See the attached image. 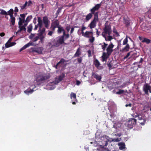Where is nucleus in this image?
<instances>
[{
	"label": "nucleus",
	"mask_w": 151,
	"mask_h": 151,
	"mask_svg": "<svg viewBox=\"0 0 151 151\" xmlns=\"http://www.w3.org/2000/svg\"><path fill=\"white\" fill-rule=\"evenodd\" d=\"M50 77V75L49 73L38 75L36 79L37 84L39 85H43L45 83L46 81Z\"/></svg>",
	"instance_id": "1"
},
{
	"label": "nucleus",
	"mask_w": 151,
	"mask_h": 151,
	"mask_svg": "<svg viewBox=\"0 0 151 151\" xmlns=\"http://www.w3.org/2000/svg\"><path fill=\"white\" fill-rule=\"evenodd\" d=\"M49 44L50 45H51L53 47H58L60 45L64 44L66 45V43L65 42V39L62 36H60L57 39H55L52 40L51 41L49 42Z\"/></svg>",
	"instance_id": "2"
},
{
	"label": "nucleus",
	"mask_w": 151,
	"mask_h": 151,
	"mask_svg": "<svg viewBox=\"0 0 151 151\" xmlns=\"http://www.w3.org/2000/svg\"><path fill=\"white\" fill-rule=\"evenodd\" d=\"M101 6V3L96 4L95 6L91 9L90 10L92 14H93L94 17H95V15L96 17H98V13L97 12H95L96 11H98L100 8Z\"/></svg>",
	"instance_id": "3"
},
{
	"label": "nucleus",
	"mask_w": 151,
	"mask_h": 151,
	"mask_svg": "<svg viewBox=\"0 0 151 151\" xmlns=\"http://www.w3.org/2000/svg\"><path fill=\"white\" fill-rule=\"evenodd\" d=\"M137 123V120L132 118L129 119L127 122V126L130 128H132L133 127L136 125Z\"/></svg>",
	"instance_id": "4"
},
{
	"label": "nucleus",
	"mask_w": 151,
	"mask_h": 151,
	"mask_svg": "<svg viewBox=\"0 0 151 151\" xmlns=\"http://www.w3.org/2000/svg\"><path fill=\"white\" fill-rule=\"evenodd\" d=\"M99 21V18L95 16L93 17V19L91 21L90 24H89L88 27L91 29L94 28L96 26V23Z\"/></svg>",
	"instance_id": "5"
},
{
	"label": "nucleus",
	"mask_w": 151,
	"mask_h": 151,
	"mask_svg": "<svg viewBox=\"0 0 151 151\" xmlns=\"http://www.w3.org/2000/svg\"><path fill=\"white\" fill-rule=\"evenodd\" d=\"M103 30L104 32L102 33L103 34H105L106 35H110L112 32L111 26L110 25H105L103 29Z\"/></svg>",
	"instance_id": "6"
},
{
	"label": "nucleus",
	"mask_w": 151,
	"mask_h": 151,
	"mask_svg": "<svg viewBox=\"0 0 151 151\" xmlns=\"http://www.w3.org/2000/svg\"><path fill=\"white\" fill-rule=\"evenodd\" d=\"M65 74L64 73H63L61 75L58 76V78H55V81L53 83L55 84H58L65 78Z\"/></svg>",
	"instance_id": "7"
},
{
	"label": "nucleus",
	"mask_w": 151,
	"mask_h": 151,
	"mask_svg": "<svg viewBox=\"0 0 151 151\" xmlns=\"http://www.w3.org/2000/svg\"><path fill=\"white\" fill-rule=\"evenodd\" d=\"M114 47V45L112 44V42H110V44L109 45L106 49L107 51L106 53H107V54L109 55H111V54L113 52V50L112 49Z\"/></svg>",
	"instance_id": "8"
},
{
	"label": "nucleus",
	"mask_w": 151,
	"mask_h": 151,
	"mask_svg": "<svg viewBox=\"0 0 151 151\" xmlns=\"http://www.w3.org/2000/svg\"><path fill=\"white\" fill-rule=\"evenodd\" d=\"M43 22L45 27L47 29H48L50 22L47 16L43 17Z\"/></svg>",
	"instance_id": "9"
},
{
	"label": "nucleus",
	"mask_w": 151,
	"mask_h": 151,
	"mask_svg": "<svg viewBox=\"0 0 151 151\" xmlns=\"http://www.w3.org/2000/svg\"><path fill=\"white\" fill-rule=\"evenodd\" d=\"M81 33L83 36L87 38H90L93 35V33L91 31H86L85 33Z\"/></svg>",
	"instance_id": "10"
},
{
	"label": "nucleus",
	"mask_w": 151,
	"mask_h": 151,
	"mask_svg": "<svg viewBox=\"0 0 151 151\" xmlns=\"http://www.w3.org/2000/svg\"><path fill=\"white\" fill-rule=\"evenodd\" d=\"M35 34L31 33L29 37V38L32 40L34 42L37 41L39 39V37L38 36H36L35 37Z\"/></svg>",
	"instance_id": "11"
},
{
	"label": "nucleus",
	"mask_w": 151,
	"mask_h": 151,
	"mask_svg": "<svg viewBox=\"0 0 151 151\" xmlns=\"http://www.w3.org/2000/svg\"><path fill=\"white\" fill-rule=\"evenodd\" d=\"M51 25L56 28H58L60 25V22L58 20L56 19L51 23Z\"/></svg>",
	"instance_id": "12"
},
{
	"label": "nucleus",
	"mask_w": 151,
	"mask_h": 151,
	"mask_svg": "<svg viewBox=\"0 0 151 151\" xmlns=\"http://www.w3.org/2000/svg\"><path fill=\"white\" fill-rule=\"evenodd\" d=\"M130 22L131 21L129 19L123 18V23L126 27H128L130 26Z\"/></svg>",
	"instance_id": "13"
},
{
	"label": "nucleus",
	"mask_w": 151,
	"mask_h": 151,
	"mask_svg": "<svg viewBox=\"0 0 151 151\" xmlns=\"http://www.w3.org/2000/svg\"><path fill=\"white\" fill-rule=\"evenodd\" d=\"M65 32V30L64 29V28L61 25L59 27H58V29L57 30V32L59 34H61L62 33H63V34Z\"/></svg>",
	"instance_id": "14"
},
{
	"label": "nucleus",
	"mask_w": 151,
	"mask_h": 151,
	"mask_svg": "<svg viewBox=\"0 0 151 151\" xmlns=\"http://www.w3.org/2000/svg\"><path fill=\"white\" fill-rule=\"evenodd\" d=\"M150 87V86L148 85L147 84H145L143 88V90L144 91L145 93L146 94H148V91Z\"/></svg>",
	"instance_id": "15"
},
{
	"label": "nucleus",
	"mask_w": 151,
	"mask_h": 151,
	"mask_svg": "<svg viewBox=\"0 0 151 151\" xmlns=\"http://www.w3.org/2000/svg\"><path fill=\"white\" fill-rule=\"evenodd\" d=\"M35 88L36 86L34 85L33 86V87L31 88L30 89H27L25 90L24 91V92L27 95H29V94L32 93L34 91V90L33 89Z\"/></svg>",
	"instance_id": "16"
},
{
	"label": "nucleus",
	"mask_w": 151,
	"mask_h": 151,
	"mask_svg": "<svg viewBox=\"0 0 151 151\" xmlns=\"http://www.w3.org/2000/svg\"><path fill=\"white\" fill-rule=\"evenodd\" d=\"M92 76L94 78L96 79V80L99 81H101V77L99 74L96 73H95L93 72Z\"/></svg>",
	"instance_id": "17"
},
{
	"label": "nucleus",
	"mask_w": 151,
	"mask_h": 151,
	"mask_svg": "<svg viewBox=\"0 0 151 151\" xmlns=\"http://www.w3.org/2000/svg\"><path fill=\"white\" fill-rule=\"evenodd\" d=\"M109 55L107 53L104 52L102 56V62L106 61L107 59L108 58Z\"/></svg>",
	"instance_id": "18"
},
{
	"label": "nucleus",
	"mask_w": 151,
	"mask_h": 151,
	"mask_svg": "<svg viewBox=\"0 0 151 151\" xmlns=\"http://www.w3.org/2000/svg\"><path fill=\"white\" fill-rule=\"evenodd\" d=\"M37 22L38 23L37 24L39 28L40 29L42 28L43 25V22L40 17H38L37 18Z\"/></svg>",
	"instance_id": "19"
},
{
	"label": "nucleus",
	"mask_w": 151,
	"mask_h": 151,
	"mask_svg": "<svg viewBox=\"0 0 151 151\" xmlns=\"http://www.w3.org/2000/svg\"><path fill=\"white\" fill-rule=\"evenodd\" d=\"M32 42H30L29 43H27L24 46H23L22 47L20 50L19 51L21 52L24 50L26 49L27 48L29 47L30 45H33Z\"/></svg>",
	"instance_id": "20"
},
{
	"label": "nucleus",
	"mask_w": 151,
	"mask_h": 151,
	"mask_svg": "<svg viewBox=\"0 0 151 151\" xmlns=\"http://www.w3.org/2000/svg\"><path fill=\"white\" fill-rule=\"evenodd\" d=\"M102 35L103 37L104 38L105 40L106 41H110L113 39L112 36H110V35H108V38H106V36L105 34H103V33H102Z\"/></svg>",
	"instance_id": "21"
},
{
	"label": "nucleus",
	"mask_w": 151,
	"mask_h": 151,
	"mask_svg": "<svg viewBox=\"0 0 151 151\" xmlns=\"http://www.w3.org/2000/svg\"><path fill=\"white\" fill-rule=\"evenodd\" d=\"M93 64L96 68L98 69H99V66L100 63L97 59H96L94 60Z\"/></svg>",
	"instance_id": "22"
},
{
	"label": "nucleus",
	"mask_w": 151,
	"mask_h": 151,
	"mask_svg": "<svg viewBox=\"0 0 151 151\" xmlns=\"http://www.w3.org/2000/svg\"><path fill=\"white\" fill-rule=\"evenodd\" d=\"M45 29L44 27H43L42 28H40L38 30V32H39V33L38 34V35H40L41 36L42 35H43L44 33H45Z\"/></svg>",
	"instance_id": "23"
},
{
	"label": "nucleus",
	"mask_w": 151,
	"mask_h": 151,
	"mask_svg": "<svg viewBox=\"0 0 151 151\" xmlns=\"http://www.w3.org/2000/svg\"><path fill=\"white\" fill-rule=\"evenodd\" d=\"M43 50V48L42 47L35 48V52L39 54H42Z\"/></svg>",
	"instance_id": "24"
},
{
	"label": "nucleus",
	"mask_w": 151,
	"mask_h": 151,
	"mask_svg": "<svg viewBox=\"0 0 151 151\" xmlns=\"http://www.w3.org/2000/svg\"><path fill=\"white\" fill-rule=\"evenodd\" d=\"M81 49L79 47L77 50V51L74 55L73 57H78L81 54V52L80 51Z\"/></svg>",
	"instance_id": "25"
},
{
	"label": "nucleus",
	"mask_w": 151,
	"mask_h": 151,
	"mask_svg": "<svg viewBox=\"0 0 151 151\" xmlns=\"http://www.w3.org/2000/svg\"><path fill=\"white\" fill-rule=\"evenodd\" d=\"M28 2L27 1H26L24 4L22 5V4H20V7H21V10H22L23 9H27V6Z\"/></svg>",
	"instance_id": "26"
},
{
	"label": "nucleus",
	"mask_w": 151,
	"mask_h": 151,
	"mask_svg": "<svg viewBox=\"0 0 151 151\" xmlns=\"http://www.w3.org/2000/svg\"><path fill=\"white\" fill-rule=\"evenodd\" d=\"M129 48V44H127L122 49V51L124 52L128 51Z\"/></svg>",
	"instance_id": "27"
},
{
	"label": "nucleus",
	"mask_w": 151,
	"mask_h": 151,
	"mask_svg": "<svg viewBox=\"0 0 151 151\" xmlns=\"http://www.w3.org/2000/svg\"><path fill=\"white\" fill-rule=\"evenodd\" d=\"M93 14L91 13H90L88 14L86 16L85 19L86 21H88L92 17Z\"/></svg>",
	"instance_id": "28"
},
{
	"label": "nucleus",
	"mask_w": 151,
	"mask_h": 151,
	"mask_svg": "<svg viewBox=\"0 0 151 151\" xmlns=\"http://www.w3.org/2000/svg\"><path fill=\"white\" fill-rule=\"evenodd\" d=\"M8 13L7 14L5 15H9L10 17L13 16L14 13V10L12 9H11L9 11H8Z\"/></svg>",
	"instance_id": "29"
},
{
	"label": "nucleus",
	"mask_w": 151,
	"mask_h": 151,
	"mask_svg": "<svg viewBox=\"0 0 151 151\" xmlns=\"http://www.w3.org/2000/svg\"><path fill=\"white\" fill-rule=\"evenodd\" d=\"M142 43L146 42L147 44H149L151 42V40L147 38H144L143 40L142 41Z\"/></svg>",
	"instance_id": "30"
},
{
	"label": "nucleus",
	"mask_w": 151,
	"mask_h": 151,
	"mask_svg": "<svg viewBox=\"0 0 151 151\" xmlns=\"http://www.w3.org/2000/svg\"><path fill=\"white\" fill-rule=\"evenodd\" d=\"M62 36L63 37V38L64 39H65V40L69 37L70 35L68 33L67 34H66L65 32L64 33V34H63V35H62Z\"/></svg>",
	"instance_id": "31"
},
{
	"label": "nucleus",
	"mask_w": 151,
	"mask_h": 151,
	"mask_svg": "<svg viewBox=\"0 0 151 151\" xmlns=\"http://www.w3.org/2000/svg\"><path fill=\"white\" fill-rule=\"evenodd\" d=\"M118 145L119 146V149L121 150H123L125 147V145L124 143H119Z\"/></svg>",
	"instance_id": "32"
},
{
	"label": "nucleus",
	"mask_w": 151,
	"mask_h": 151,
	"mask_svg": "<svg viewBox=\"0 0 151 151\" xmlns=\"http://www.w3.org/2000/svg\"><path fill=\"white\" fill-rule=\"evenodd\" d=\"M25 27L26 26L19 25V29L18 30V32H21L22 30H24L25 31L26 30Z\"/></svg>",
	"instance_id": "33"
},
{
	"label": "nucleus",
	"mask_w": 151,
	"mask_h": 151,
	"mask_svg": "<svg viewBox=\"0 0 151 151\" xmlns=\"http://www.w3.org/2000/svg\"><path fill=\"white\" fill-rule=\"evenodd\" d=\"M19 20L18 22L19 25H22L23 23L25 22V19H22L20 17H19Z\"/></svg>",
	"instance_id": "34"
},
{
	"label": "nucleus",
	"mask_w": 151,
	"mask_h": 151,
	"mask_svg": "<svg viewBox=\"0 0 151 151\" xmlns=\"http://www.w3.org/2000/svg\"><path fill=\"white\" fill-rule=\"evenodd\" d=\"M10 22L11 23L12 25L14 26L15 24V18L13 16L11 17H10Z\"/></svg>",
	"instance_id": "35"
},
{
	"label": "nucleus",
	"mask_w": 151,
	"mask_h": 151,
	"mask_svg": "<svg viewBox=\"0 0 151 151\" xmlns=\"http://www.w3.org/2000/svg\"><path fill=\"white\" fill-rule=\"evenodd\" d=\"M32 29V24H30L27 27V32L29 33H30Z\"/></svg>",
	"instance_id": "36"
},
{
	"label": "nucleus",
	"mask_w": 151,
	"mask_h": 151,
	"mask_svg": "<svg viewBox=\"0 0 151 151\" xmlns=\"http://www.w3.org/2000/svg\"><path fill=\"white\" fill-rule=\"evenodd\" d=\"M32 18V17L31 15L28 16L25 20V22L27 23H28Z\"/></svg>",
	"instance_id": "37"
},
{
	"label": "nucleus",
	"mask_w": 151,
	"mask_h": 151,
	"mask_svg": "<svg viewBox=\"0 0 151 151\" xmlns=\"http://www.w3.org/2000/svg\"><path fill=\"white\" fill-rule=\"evenodd\" d=\"M89 38L88 41L89 42L93 43L95 41V37L93 36V35Z\"/></svg>",
	"instance_id": "38"
},
{
	"label": "nucleus",
	"mask_w": 151,
	"mask_h": 151,
	"mask_svg": "<svg viewBox=\"0 0 151 151\" xmlns=\"http://www.w3.org/2000/svg\"><path fill=\"white\" fill-rule=\"evenodd\" d=\"M70 98L71 99H72V98L75 99H76V94L73 93L71 92L70 95Z\"/></svg>",
	"instance_id": "39"
},
{
	"label": "nucleus",
	"mask_w": 151,
	"mask_h": 151,
	"mask_svg": "<svg viewBox=\"0 0 151 151\" xmlns=\"http://www.w3.org/2000/svg\"><path fill=\"white\" fill-rule=\"evenodd\" d=\"M0 11H1V12H0V14L1 15H4L7 14V12L3 9H0Z\"/></svg>",
	"instance_id": "40"
},
{
	"label": "nucleus",
	"mask_w": 151,
	"mask_h": 151,
	"mask_svg": "<svg viewBox=\"0 0 151 151\" xmlns=\"http://www.w3.org/2000/svg\"><path fill=\"white\" fill-rule=\"evenodd\" d=\"M124 92V90H121L120 89L119 90V91L117 92L116 93V94H117L120 95L122 94H123Z\"/></svg>",
	"instance_id": "41"
},
{
	"label": "nucleus",
	"mask_w": 151,
	"mask_h": 151,
	"mask_svg": "<svg viewBox=\"0 0 151 151\" xmlns=\"http://www.w3.org/2000/svg\"><path fill=\"white\" fill-rule=\"evenodd\" d=\"M61 9H62L61 8H59L58 9L56 12L55 13V15L56 16V17H57L58 15H59V13L61 12Z\"/></svg>",
	"instance_id": "42"
},
{
	"label": "nucleus",
	"mask_w": 151,
	"mask_h": 151,
	"mask_svg": "<svg viewBox=\"0 0 151 151\" xmlns=\"http://www.w3.org/2000/svg\"><path fill=\"white\" fill-rule=\"evenodd\" d=\"M121 138H120L119 139L118 138H114L112 139V141L113 142H118L120 141L121 140Z\"/></svg>",
	"instance_id": "43"
},
{
	"label": "nucleus",
	"mask_w": 151,
	"mask_h": 151,
	"mask_svg": "<svg viewBox=\"0 0 151 151\" xmlns=\"http://www.w3.org/2000/svg\"><path fill=\"white\" fill-rule=\"evenodd\" d=\"M29 52L30 53L35 52V48H31L29 50Z\"/></svg>",
	"instance_id": "44"
},
{
	"label": "nucleus",
	"mask_w": 151,
	"mask_h": 151,
	"mask_svg": "<svg viewBox=\"0 0 151 151\" xmlns=\"http://www.w3.org/2000/svg\"><path fill=\"white\" fill-rule=\"evenodd\" d=\"M103 44H104V45H102V49L104 50H105L106 47L107 46L108 44H107L106 43L104 42Z\"/></svg>",
	"instance_id": "45"
},
{
	"label": "nucleus",
	"mask_w": 151,
	"mask_h": 151,
	"mask_svg": "<svg viewBox=\"0 0 151 151\" xmlns=\"http://www.w3.org/2000/svg\"><path fill=\"white\" fill-rule=\"evenodd\" d=\"M10 43L11 42L7 41L5 44V47L6 48H8L10 47L11 46H10L11 45Z\"/></svg>",
	"instance_id": "46"
},
{
	"label": "nucleus",
	"mask_w": 151,
	"mask_h": 151,
	"mask_svg": "<svg viewBox=\"0 0 151 151\" xmlns=\"http://www.w3.org/2000/svg\"><path fill=\"white\" fill-rule=\"evenodd\" d=\"M132 51H130V52H128L127 54V55L124 57V59H127V58L130 55L131 53L132 52Z\"/></svg>",
	"instance_id": "47"
},
{
	"label": "nucleus",
	"mask_w": 151,
	"mask_h": 151,
	"mask_svg": "<svg viewBox=\"0 0 151 151\" xmlns=\"http://www.w3.org/2000/svg\"><path fill=\"white\" fill-rule=\"evenodd\" d=\"M128 42V39L127 37H126L123 40V45H127Z\"/></svg>",
	"instance_id": "48"
},
{
	"label": "nucleus",
	"mask_w": 151,
	"mask_h": 151,
	"mask_svg": "<svg viewBox=\"0 0 151 151\" xmlns=\"http://www.w3.org/2000/svg\"><path fill=\"white\" fill-rule=\"evenodd\" d=\"M113 32L117 36H119V34L118 33L117 30L115 29V28L113 29Z\"/></svg>",
	"instance_id": "49"
},
{
	"label": "nucleus",
	"mask_w": 151,
	"mask_h": 151,
	"mask_svg": "<svg viewBox=\"0 0 151 151\" xmlns=\"http://www.w3.org/2000/svg\"><path fill=\"white\" fill-rule=\"evenodd\" d=\"M38 36L39 37H40V40L42 41L43 40V39L45 38V36L43 35H42L41 36H40V35H38Z\"/></svg>",
	"instance_id": "50"
},
{
	"label": "nucleus",
	"mask_w": 151,
	"mask_h": 151,
	"mask_svg": "<svg viewBox=\"0 0 151 151\" xmlns=\"http://www.w3.org/2000/svg\"><path fill=\"white\" fill-rule=\"evenodd\" d=\"M54 33L52 31H48V33L47 35L50 36H52L53 34Z\"/></svg>",
	"instance_id": "51"
},
{
	"label": "nucleus",
	"mask_w": 151,
	"mask_h": 151,
	"mask_svg": "<svg viewBox=\"0 0 151 151\" xmlns=\"http://www.w3.org/2000/svg\"><path fill=\"white\" fill-rule=\"evenodd\" d=\"M86 29V28L84 27V25H83L82 26L81 29V31L82 32V33H84L83 32V31L85 30Z\"/></svg>",
	"instance_id": "52"
},
{
	"label": "nucleus",
	"mask_w": 151,
	"mask_h": 151,
	"mask_svg": "<svg viewBox=\"0 0 151 151\" xmlns=\"http://www.w3.org/2000/svg\"><path fill=\"white\" fill-rule=\"evenodd\" d=\"M70 28V27L69 25H68L66 27V29L67 32H68L69 31Z\"/></svg>",
	"instance_id": "53"
},
{
	"label": "nucleus",
	"mask_w": 151,
	"mask_h": 151,
	"mask_svg": "<svg viewBox=\"0 0 151 151\" xmlns=\"http://www.w3.org/2000/svg\"><path fill=\"white\" fill-rule=\"evenodd\" d=\"M55 28H56L52 26H51H51L50 27V29H51V31H52L54 32L55 31Z\"/></svg>",
	"instance_id": "54"
},
{
	"label": "nucleus",
	"mask_w": 151,
	"mask_h": 151,
	"mask_svg": "<svg viewBox=\"0 0 151 151\" xmlns=\"http://www.w3.org/2000/svg\"><path fill=\"white\" fill-rule=\"evenodd\" d=\"M20 16L21 17V18L22 19H25V14H20Z\"/></svg>",
	"instance_id": "55"
},
{
	"label": "nucleus",
	"mask_w": 151,
	"mask_h": 151,
	"mask_svg": "<svg viewBox=\"0 0 151 151\" xmlns=\"http://www.w3.org/2000/svg\"><path fill=\"white\" fill-rule=\"evenodd\" d=\"M78 62L80 63L82 62V58L81 57L80 58H78L77 59Z\"/></svg>",
	"instance_id": "56"
},
{
	"label": "nucleus",
	"mask_w": 151,
	"mask_h": 151,
	"mask_svg": "<svg viewBox=\"0 0 151 151\" xmlns=\"http://www.w3.org/2000/svg\"><path fill=\"white\" fill-rule=\"evenodd\" d=\"M74 28L73 27H72L71 29V30H70V35H71L74 32ZM71 36L72 37V35H71Z\"/></svg>",
	"instance_id": "57"
},
{
	"label": "nucleus",
	"mask_w": 151,
	"mask_h": 151,
	"mask_svg": "<svg viewBox=\"0 0 151 151\" xmlns=\"http://www.w3.org/2000/svg\"><path fill=\"white\" fill-rule=\"evenodd\" d=\"M28 2V3L27 4V6H29L31 4H32V1H31L30 0H29Z\"/></svg>",
	"instance_id": "58"
},
{
	"label": "nucleus",
	"mask_w": 151,
	"mask_h": 151,
	"mask_svg": "<svg viewBox=\"0 0 151 151\" xmlns=\"http://www.w3.org/2000/svg\"><path fill=\"white\" fill-rule=\"evenodd\" d=\"M74 4L73 3L72 4H68L67 5H66L65 6L70 7H71V6H74Z\"/></svg>",
	"instance_id": "59"
},
{
	"label": "nucleus",
	"mask_w": 151,
	"mask_h": 151,
	"mask_svg": "<svg viewBox=\"0 0 151 151\" xmlns=\"http://www.w3.org/2000/svg\"><path fill=\"white\" fill-rule=\"evenodd\" d=\"M88 56L89 57L91 56V51L90 50H88Z\"/></svg>",
	"instance_id": "60"
},
{
	"label": "nucleus",
	"mask_w": 151,
	"mask_h": 151,
	"mask_svg": "<svg viewBox=\"0 0 151 151\" xmlns=\"http://www.w3.org/2000/svg\"><path fill=\"white\" fill-rule=\"evenodd\" d=\"M14 11L16 12V13L18 12L19 10L18 9V8L17 7H15Z\"/></svg>",
	"instance_id": "61"
},
{
	"label": "nucleus",
	"mask_w": 151,
	"mask_h": 151,
	"mask_svg": "<svg viewBox=\"0 0 151 151\" xmlns=\"http://www.w3.org/2000/svg\"><path fill=\"white\" fill-rule=\"evenodd\" d=\"M81 83V82L79 81H78V80H76V84L77 85H78V86Z\"/></svg>",
	"instance_id": "62"
},
{
	"label": "nucleus",
	"mask_w": 151,
	"mask_h": 151,
	"mask_svg": "<svg viewBox=\"0 0 151 151\" xmlns=\"http://www.w3.org/2000/svg\"><path fill=\"white\" fill-rule=\"evenodd\" d=\"M16 44V43L15 42H11V43L10 44H11V45L10 46H11V47L13 45H14Z\"/></svg>",
	"instance_id": "63"
},
{
	"label": "nucleus",
	"mask_w": 151,
	"mask_h": 151,
	"mask_svg": "<svg viewBox=\"0 0 151 151\" xmlns=\"http://www.w3.org/2000/svg\"><path fill=\"white\" fill-rule=\"evenodd\" d=\"M65 60L63 58L61 59L60 61V62H61L60 63H64L65 62Z\"/></svg>",
	"instance_id": "64"
}]
</instances>
